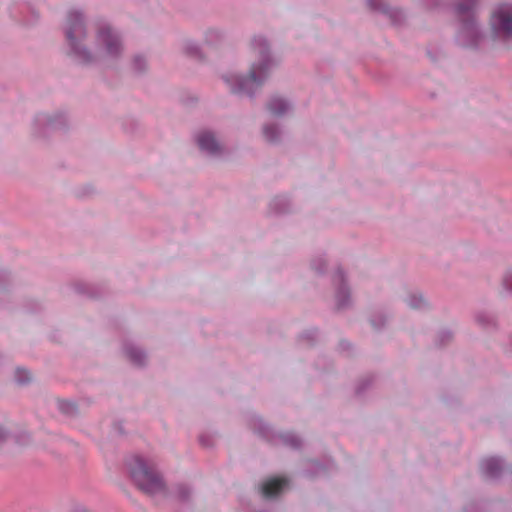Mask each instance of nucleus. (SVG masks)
<instances>
[{
  "instance_id": "5",
  "label": "nucleus",
  "mask_w": 512,
  "mask_h": 512,
  "mask_svg": "<svg viewBox=\"0 0 512 512\" xmlns=\"http://www.w3.org/2000/svg\"><path fill=\"white\" fill-rule=\"evenodd\" d=\"M98 39L105 45L109 55H116L120 51V42L109 27H103L99 30Z\"/></svg>"
},
{
  "instance_id": "14",
  "label": "nucleus",
  "mask_w": 512,
  "mask_h": 512,
  "mask_svg": "<svg viewBox=\"0 0 512 512\" xmlns=\"http://www.w3.org/2000/svg\"><path fill=\"white\" fill-rule=\"evenodd\" d=\"M4 437H5V432H4V430H3V429H1V428H0V441H1L2 439H4Z\"/></svg>"
},
{
  "instance_id": "11",
  "label": "nucleus",
  "mask_w": 512,
  "mask_h": 512,
  "mask_svg": "<svg viewBox=\"0 0 512 512\" xmlns=\"http://www.w3.org/2000/svg\"><path fill=\"white\" fill-rule=\"evenodd\" d=\"M128 356L137 365H141L145 358L144 354L140 350L134 348L129 350Z\"/></svg>"
},
{
  "instance_id": "3",
  "label": "nucleus",
  "mask_w": 512,
  "mask_h": 512,
  "mask_svg": "<svg viewBox=\"0 0 512 512\" xmlns=\"http://www.w3.org/2000/svg\"><path fill=\"white\" fill-rule=\"evenodd\" d=\"M490 25L496 34L512 36V4L499 5L491 15Z\"/></svg>"
},
{
  "instance_id": "8",
  "label": "nucleus",
  "mask_w": 512,
  "mask_h": 512,
  "mask_svg": "<svg viewBox=\"0 0 512 512\" xmlns=\"http://www.w3.org/2000/svg\"><path fill=\"white\" fill-rule=\"evenodd\" d=\"M477 0H457L456 10L459 16L465 22V18H470L473 14V10L476 6Z\"/></svg>"
},
{
  "instance_id": "6",
  "label": "nucleus",
  "mask_w": 512,
  "mask_h": 512,
  "mask_svg": "<svg viewBox=\"0 0 512 512\" xmlns=\"http://www.w3.org/2000/svg\"><path fill=\"white\" fill-rule=\"evenodd\" d=\"M287 485L285 478H272L263 483L261 492L264 497L270 498L278 495Z\"/></svg>"
},
{
  "instance_id": "16",
  "label": "nucleus",
  "mask_w": 512,
  "mask_h": 512,
  "mask_svg": "<svg viewBox=\"0 0 512 512\" xmlns=\"http://www.w3.org/2000/svg\"><path fill=\"white\" fill-rule=\"evenodd\" d=\"M368 1H369V5L376 8V4L373 2V0H368Z\"/></svg>"
},
{
  "instance_id": "7",
  "label": "nucleus",
  "mask_w": 512,
  "mask_h": 512,
  "mask_svg": "<svg viewBox=\"0 0 512 512\" xmlns=\"http://www.w3.org/2000/svg\"><path fill=\"white\" fill-rule=\"evenodd\" d=\"M199 147L211 154H215L219 151V144L215 137L210 132H202L197 138Z\"/></svg>"
},
{
  "instance_id": "1",
  "label": "nucleus",
  "mask_w": 512,
  "mask_h": 512,
  "mask_svg": "<svg viewBox=\"0 0 512 512\" xmlns=\"http://www.w3.org/2000/svg\"><path fill=\"white\" fill-rule=\"evenodd\" d=\"M130 474L136 485L147 494H156L163 490L161 476L154 466L141 458L134 456L129 462Z\"/></svg>"
},
{
  "instance_id": "17",
  "label": "nucleus",
  "mask_w": 512,
  "mask_h": 512,
  "mask_svg": "<svg viewBox=\"0 0 512 512\" xmlns=\"http://www.w3.org/2000/svg\"><path fill=\"white\" fill-rule=\"evenodd\" d=\"M463 28H464L465 30H469V29H470V26H469V24H467V23H464V26H463Z\"/></svg>"
},
{
  "instance_id": "18",
  "label": "nucleus",
  "mask_w": 512,
  "mask_h": 512,
  "mask_svg": "<svg viewBox=\"0 0 512 512\" xmlns=\"http://www.w3.org/2000/svg\"><path fill=\"white\" fill-rule=\"evenodd\" d=\"M67 405L71 407V410H74L75 407L72 403H67Z\"/></svg>"
},
{
  "instance_id": "10",
  "label": "nucleus",
  "mask_w": 512,
  "mask_h": 512,
  "mask_svg": "<svg viewBox=\"0 0 512 512\" xmlns=\"http://www.w3.org/2000/svg\"><path fill=\"white\" fill-rule=\"evenodd\" d=\"M268 109L273 115L279 116L288 109V104L281 98H273L268 104Z\"/></svg>"
},
{
  "instance_id": "4",
  "label": "nucleus",
  "mask_w": 512,
  "mask_h": 512,
  "mask_svg": "<svg viewBox=\"0 0 512 512\" xmlns=\"http://www.w3.org/2000/svg\"><path fill=\"white\" fill-rule=\"evenodd\" d=\"M84 35V26L80 15L75 12L70 13L68 17V28L66 31L67 40L74 52L79 55L83 54V60L88 61L89 58L85 56L84 51H81L77 44V40Z\"/></svg>"
},
{
  "instance_id": "12",
  "label": "nucleus",
  "mask_w": 512,
  "mask_h": 512,
  "mask_svg": "<svg viewBox=\"0 0 512 512\" xmlns=\"http://www.w3.org/2000/svg\"><path fill=\"white\" fill-rule=\"evenodd\" d=\"M263 133L267 141L273 142L277 139L278 131L275 127L266 126Z\"/></svg>"
},
{
  "instance_id": "15",
  "label": "nucleus",
  "mask_w": 512,
  "mask_h": 512,
  "mask_svg": "<svg viewBox=\"0 0 512 512\" xmlns=\"http://www.w3.org/2000/svg\"><path fill=\"white\" fill-rule=\"evenodd\" d=\"M504 284L510 291H512V286L508 285V280H505Z\"/></svg>"
},
{
  "instance_id": "2",
  "label": "nucleus",
  "mask_w": 512,
  "mask_h": 512,
  "mask_svg": "<svg viewBox=\"0 0 512 512\" xmlns=\"http://www.w3.org/2000/svg\"><path fill=\"white\" fill-rule=\"evenodd\" d=\"M255 43L259 46V54L262 58V63L258 66L253 65L250 73L245 78L235 77L232 80L237 83L236 86H232L231 89L234 93H245L251 95L256 89H258L265 78L268 75L270 62L267 58V47L265 40L260 38L255 40Z\"/></svg>"
},
{
  "instance_id": "9",
  "label": "nucleus",
  "mask_w": 512,
  "mask_h": 512,
  "mask_svg": "<svg viewBox=\"0 0 512 512\" xmlns=\"http://www.w3.org/2000/svg\"><path fill=\"white\" fill-rule=\"evenodd\" d=\"M482 467L487 476L494 477L500 470V462L496 458H489L483 461Z\"/></svg>"
},
{
  "instance_id": "13",
  "label": "nucleus",
  "mask_w": 512,
  "mask_h": 512,
  "mask_svg": "<svg viewBox=\"0 0 512 512\" xmlns=\"http://www.w3.org/2000/svg\"><path fill=\"white\" fill-rule=\"evenodd\" d=\"M16 378L17 381L20 383H24L28 380H30V373L25 369H17L16 370Z\"/></svg>"
}]
</instances>
